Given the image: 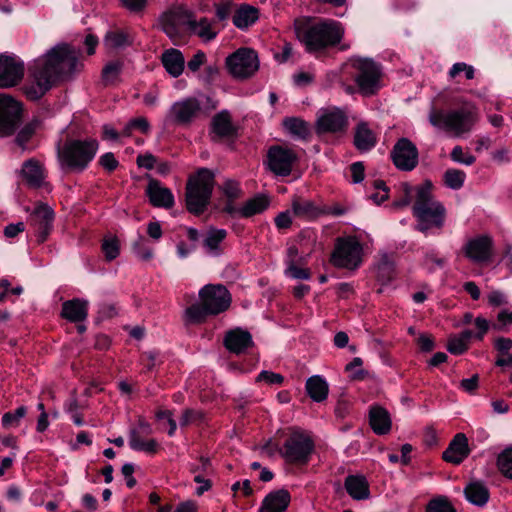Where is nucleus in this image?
I'll return each mask as SVG.
<instances>
[{
    "mask_svg": "<svg viewBox=\"0 0 512 512\" xmlns=\"http://www.w3.org/2000/svg\"><path fill=\"white\" fill-rule=\"evenodd\" d=\"M286 274L295 279H309L310 277L309 270L297 267L296 263L287 265Z\"/></svg>",
    "mask_w": 512,
    "mask_h": 512,
    "instance_id": "nucleus-63",
    "label": "nucleus"
},
{
    "mask_svg": "<svg viewBox=\"0 0 512 512\" xmlns=\"http://www.w3.org/2000/svg\"><path fill=\"white\" fill-rule=\"evenodd\" d=\"M369 420L372 430L378 435L388 434L392 421L388 411L380 406H373L369 412Z\"/></svg>",
    "mask_w": 512,
    "mask_h": 512,
    "instance_id": "nucleus-28",
    "label": "nucleus"
},
{
    "mask_svg": "<svg viewBox=\"0 0 512 512\" xmlns=\"http://www.w3.org/2000/svg\"><path fill=\"white\" fill-rule=\"evenodd\" d=\"M227 231L225 229L210 228L204 239V246L210 253L219 254V245L226 238Z\"/></svg>",
    "mask_w": 512,
    "mask_h": 512,
    "instance_id": "nucleus-41",
    "label": "nucleus"
},
{
    "mask_svg": "<svg viewBox=\"0 0 512 512\" xmlns=\"http://www.w3.org/2000/svg\"><path fill=\"white\" fill-rule=\"evenodd\" d=\"M347 117L340 109H333L321 115L316 123V131L322 133H336L347 127Z\"/></svg>",
    "mask_w": 512,
    "mask_h": 512,
    "instance_id": "nucleus-21",
    "label": "nucleus"
},
{
    "mask_svg": "<svg viewBox=\"0 0 512 512\" xmlns=\"http://www.w3.org/2000/svg\"><path fill=\"white\" fill-rule=\"evenodd\" d=\"M215 175L208 168H201L190 176L186 185V207L195 215L204 212L210 202Z\"/></svg>",
    "mask_w": 512,
    "mask_h": 512,
    "instance_id": "nucleus-6",
    "label": "nucleus"
},
{
    "mask_svg": "<svg viewBox=\"0 0 512 512\" xmlns=\"http://www.w3.org/2000/svg\"><path fill=\"white\" fill-rule=\"evenodd\" d=\"M415 191L413 214L417 218V230L424 234L434 228L440 230L445 222L446 209L433 198L431 181L426 180Z\"/></svg>",
    "mask_w": 512,
    "mask_h": 512,
    "instance_id": "nucleus-3",
    "label": "nucleus"
},
{
    "mask_svg": "<svg viewBox=\"0 0 512 512\" xmlns=\"http://www.w3.org/2000/svg\"><path fill=\"white\" fill-rule=\"evenodd\" d=\"M221 190L223 191L224 195L231 201L239 198L242 193L239 182L232 179L226 180L221 186Z\"/></svg>",
    "mask_w": 512,
    "mask_h": 512,
    "instance_id": "nucleus-53",
    "label": "nucleus"
},
{
    "mask_svg": "<svg viewBox=\"0 0 512 512\" xmlns=\"http://www.w3.org/2000/svg\"><path fill=\"white\" fill-rule=\"evenodd\" d=\"M88 316V301L74 298L62 304L61 317L65 320H85Z\"/></svg>",
    "mask_w": 512,
    "mask_h": 512,
    "instance_id": "nucleus-30",
    "label": "nucleus"
},
{
    "mask_svg": "<svg viewBox=\"0 0 512 512\" xmlns=\"http://www.w3.org/2000/svg\"><path fill=\"white\" fill-rule=\"evenodd\" d=\"M314 449L311 437L302 430L294 429L286 438L280 453L289 463L307 464Z\"/></svg>",
    "mask_w": 512,
    "mask_h": 512,
    "instance_id": "nucleus-8",
    "label": "nucleus"
},
{
    "mask_svg": "<svg viewBox=\"0 0 512 512\" xmlns=\"http://www.w3.org/2000/svg\"><path fill=\"white\" fill-rule=\"evenodd\" d=\"M206 61V54L203 51H197L188 61L187 67L192 72H197Z\"/></svg>",
    "mask_w": 512,
    "mask_h": 512,
    "instance_id": "nucleus-64",
    "label": "nucleus"
},
{
    "mask_svg": "<svg viewBox=\"0 0 512 512\" xmlns=\"http://www.w3.org/2000/svg\"><path fill=\"white\" fill-rule=\"evenodd\" d=\"M123 68L121 61L107 63L102 70V81L105 86L115 85Z\"/></svg>",
    "mask_w": 512,
    "mask_h": 512,
    "instance_id": "nucleus-43",
    "label": "nucleus"
},
{
    "mask_svg": "<svg viewBox=\"0 0 512 512\" xmlns=\"http://www.w3.org/2000/svg\"><path fill=\"white\" fill-rule=\"evenodd\" d=\"M188 28L192 33L206 42L213 40L218 34V31L214 27V22L206 17L195 20L193 19V15H191Z\"/></svg>",
    "mask_w": 512,
    "mask_h": 512,
    "instance_id": "nucleus-35",
    "label": "nucleus"
},
{
    "mask_svg": "<svg viewBox=\"0 0 512 512\" xmlns=\"http://www.w3.org/2000/svg\"><path fill=\"white\" fill-rule=\"evenodd\" d=\"M470 453L468 439L465 434L458 433L450 442L448 448L443 452V459L446 462L460 464Z\"/></svg>",
    "mask_w": 512,
    "mask_h": 512,
    "instance_id": "nucleus-25",
    "label": "nucleus"
},
{
    "mask_svg": "<svg viewBox=\"0 0 512 512\" xmlns=\"http://www.w3.org/2000/svg\"><path fill=\"white\" fill-rule=\"evenodd\" d=\"M146 434L139 430H131L129 434V446L135 451H142L147 454H155L159 449V444L155 439H144Z\"/></svg>",
    "mask_w": 512,
    "mask_h": 512,
    "instance_id": "nucleus-36",
    "label": "nucleus"
},
{
    "mask_svg": "<svg viewBox=\"0 0 512 512\" xmlns=\"http://www.w3.org/2000/svg\"><path fill=\"white\" fill-rule=\"evenodd\" d=\"M149 182L146 194L154 207L170 209L174 205V196L169 188L161 185L160 181L148 176Z\"/></svg>",
    "mask_w": 512,
    "mask_h": 512,
    "instance_id": "nucleus-22",
    "label": "nucleus"
},
{
    "mask_svg": "<svg viewBox=\"0 0 512 512\" xmlns=\"http://www.w3.org/2000/svg\"><path fill=\"white\" fill-rule=\"evenodd\" d=\"M258 19V10L252 6H242L233 16V24L240 28H247Z\"/></svg>",
    "mask_w": 512,
    "mask_h": 512,
    "instance_id": "nucleus-40",
    "label": "nucleus"
},
{
    "mask_svg": "<svg viewBox=\"0 0 512 512\" xmlns=\"http://www.w3.org/2000/svg\"><path fill=\"white\" fill-rule=\"evenodd\" d=\"M209 136L213 142L232 139L237 136V127L232 123L231 115L227 110L213 116Z\"/></svg>",
    "mask_w": 512,
    "mask_h": 512,
    "instance_id": "nucleus-19",
    "label": "nucleus"
},
{
    "mask_svg": "<svg viewBox=\"0 0 512 512\" xmlns=\"http://www.w3.org/2000/svg\"><path fill=\"white\" fill-rule=\"evenodd\" d=\"M488 330V322H477V333L474 334L470 330H465L459 335L449 338L447 349L454 355H460L468 349V343L472 337L482 339Z\"/></svg>",
    "mask_w": 512,
    "mask_h": 512,
    "instance_id": "nucleus-23",
    "label": "nucleus"
},
{
    "mask_svg": "<svg viewBox=\"0 0 512 512\" xmlns=\"http://www.w3.org/2000/svg\"><path fill=\"white\" fill-rule=\"evenodd\" d=\"M284 126L290 134L299 139H307L310 136L308 124L301 119L287 118L284 120Z\"/></svg>",
    "mask_w": 512,
    "mask_h": 512,
    "instance_id": "nucleus-42",
    "label": "nucleus"
},
{
    "mask_svg": "<svg viewBox=\"0 0 512 512\" xmlns=\"http://www.w3.org/2000/svg\"><path fill=\"white\" fill-rule=\"evenodd\" d=\"M224 345L230 352L240 354L253 345V340L248 331L235 328L226 333Z\"/></svg>",
    "mask_w": 512,
    "mask_h": 512,
    "instance_id": "nucleus-26",
    "label": "nucleus"
},
{
    "mask_svg": "<svg viewBox=\"0 0 512 512\" xmlns=\"http://www.w3.org/2000/svg\"><path fill=\"white\" fill-rule=\"evenodd\" d=\"M133 129H139L142 133L146 134L150 129V125L147 119L144 117L135 118L130 120V122L126 125L123 133L125 135H130Z\"/></svg>",
    "mask_w": 512,
    "mask_h": 512,
    "instance_id": "nucleus-55",
    "label": "nucleus"
},
{
    "mask_svg": "<svg viewBox=\"0 0 512 512\" xmlns=\"http://www.w3.org/2000/svg\"><path fill=\"white\" fill-rule=\"evenodd\" d=\"M19 174L22 180L32 188L41 187L46 177L43 164L35 158L24 161Z\"/></svg>",
    "mask_w": 512,
    "mask_h": 512,
    "instance_id": "nucleus-24",
    "label": "nucleus"
},
{
    "mask_svg": "<svg viewBox=\"0 0 512 512\" xmlns=\"http://www.w3.org/2000/svg\"><path fill=\"white\" fill-rule=\"evenodd\" d=\"M290 503V494L280 489L268 494L261 506V512H284Z\"/></svg>",
    "mask_w": 512,
    "mask_h": 512,
    "instance_id": "nucleus-29",
    "label": "nucleus"
},
{
    "mask_svg": "<svg viewBox=\"0 0 512 512\" xmlns=\"http://www.w3.org/2000/svg\"><path fill=\"white\" fill-rule=\"evenodd\" d=\"M428 119L433 127L454 137H461L473 130L478 121V113L470 106L449 111L432 109Z\"/></svg>",
    "mask_w": 512,
    "mask_h": 512,
    "instance_id": "nucleus-4",
    "label": "nucleus"
},
{
    "mask_svg": "<svg viewBox=\"0 0 512 512\" xmlns=\"http://www.w3.org/2000/svg\"><path fill=\"white\" fill-rule=\"evenodd\" d=\"M198 470L199 468H195L192 470V472L195 473L194 481L199 484L196 489V494L200 496L211 488V482L210 480L206 479L203 474L198 472Z\"/></svg>",
    "mask_w": 512,
    "mask_h": 512,
    "instance_id": "nucleus-57",
    "label": "nucleus"
},
{
    "mask_svg": "<svg viewBox=\"0 0 512 512\" xmlns=\"http://www.w3.org/2000/svg\"><path fill=\"white\" fill-rule=\"evenodd\" d=\"M295 33L309 53H316L339 44L343 38L344 29L339 22L330 19L312 24L296 21Z\"/></svg>",
    "mask_w": 512,
    "mask_h": 512,
    "instance_id": "nucleus-2",
    "label": "nucleus"
},
{
    "mask_svg": "<svg viewBox=\"0 0 512 512\" xmlns=\"http://www.w3.org/2000/svg\"><path fill=\"white\" fill-rule=\"evenodd\" d=\"M102 251L107 261H112L120 253L119 240L115 236H107L102 242Z\"/></svg>",
    "mask_w": 512,
    "mask_h": 512,
    "instance_id": "nucleus-51",
    "label": "nucleus"
},
{
    "mask_svg": "<svg viewBox=\"0 0 512 512\" xmlns=\"http://www.w3.org/2000/svg\"><path fill=\"white\" fill-rule=\"evenodd\" d=\"M226 67L234 78H249L259 68L257 54L252 49H238L226 58Z\"/></svg>",
    "mask_w": 512,
    "mask_h": 512,
    "instance_id": "nucleus-10",
    "label": "nucleus"
},
{
    "mask_svg": "<svg viewBox=\"0 0 512 512\" xmlns=\"http://www.w3.org/2000/svg\"><path fill=\"white\" fill-rule=\"evenodd\" d=\"M201 112L200 102L196 98H186L175 102L169 111L173 121L179 125L191 123Z\"/></svg>",
    "mask_w": 512,
    "mask_h": 512,
    "instance_id": "nucleus-20",
    "label": "nucleus"
},
{
    "mask_svg": "<svg viewBox=\"0 0 512 512\" xmlns=\"http://www.w3.org/2000/svg\"><path fill=\"white\" fill-rule=\"evenodd\" d=\"M156 418L159 421H166V423L169 425L168 435L173 436L177 425L175 420L172 418V412L169 410H160L156 413Z\"/></svg>",
    "mask_w": 512,
    "mask_h": 512,
    "instance_id": "nucleus-59",
    "label": "nucleus"
},
{
    "mask_svg": "<svg viewBox=\"0 0 512 512\" xmlns=\"http://www.w3.org/2000/svg\"><path fill=\"white\" fill-rule=\"evenodd\" d=\"M24 64L14 56L0 55V88H10L21 82Z\"/></svg>",
    "mask_w": 512,
    "mask_h": 512,
    "instance_id": "nucleus-17",
    "label": "nucleus"
},
{
    "mask_svg": "<svg viewBox=\"0 0 512 512\" xmlns=\"http://www.w3.org/2000/svg\"><path fill=\"white\" fill-rule=\"evenodd\" d=\"M269 206V199L264 195H257L247 200L241 208L239 215L244 218L252 217L264 212Z\"/></svg>",
    "mask_w": 512,
    "mask_h": 512,
    "instance_id": "nucleus-38",
    "label": "nucleus"
},
{
    "mask_svg": "<svg viewBox=\"0 0 512 512\" xmlns=\"http://www.w3.org/2000/svg\"><path fill=\"white\" fill-rule=\"evenodd\" d=\"M203 418V414L201 411L193 410V409H187L182 414V417L180 419V425L186 426L190 423L196 422L198 420H201Z\"/></svg>",
    "mask_w": 512,
    "mask_h": 512,
    "instance_id": "nucleus-61",
    "label": "nucleus"
},
{
    "mask_svg": "<svg viewBox=\"0 0 512 512\" xmlns=\"http://www.w3.org/2000/svg\"><path fill=\"white\" fill-rule=\"evenodd\" d=\"M450 157L454 162L462 163L467 166L472 165L476 160L473 155L465 154L461 146H455L451 151Z\"/></svg>",
    "mask_w": 512,
    "mask_h": 512,
    "instance_id": "nucleus-54",
    "label": "nucleus"
},
{
    "mask_svg": "<svg viewBox=\"0 0 512 512\" xmlns=\"http://www.w3.org/2000/svg\"><path fill=\"white\" fill-rule=\"evenodd\" d=\"M191 15L184 6H173L160 15L159 24L163 32L174 40L180 35L181 26H189Z\"/></svg>",
    "mask_w": 512,
    "mask_h": 512,
    "instance_id": "nucleus-14",
    "label": "nucleus"
},
{
    "mask_svg": "<svg viewBox=\"0 0 512 512\" xmlns=\"http://www.w3.org/2000/svg\"><path fill=\"white\" fill-rule=\"evenodd\" d=\"M394 165L402 171H411L418 164V150L407 138H401L391 152Z\"/></svg>",
    "mask_w": 512,
    "mask_h": 512,
    "instance_id": "nucleus-16",
    "label": "nucleus"
},
{
    "mask_svg": "<svg viewBox=\"0 0 512 512\" xmlns=\"http://www.w3.org/2000/svg\"><path fill=\"white\" fill-rule=\"evenodd\" d=\"M305 388L307 394L316 402H321L327 398L328 384L322 377L318 375L308 378Z\"/></svg>",
    "mask_w": 512,
    "mask_h": 512,
    "instance_id": "nucleus-37",
    "label": "nucleus"
},
{
    "mask_svg": "<svg viewBox=\"0 0 512 512\" xmlns=\"http://www.w3.org/2000/svg\"><path fill=\"white\" fill-rule=\"evenodd\" d=\"M119 316V308L115 304L109 302L99 304L98 320L112 319Z\"/></svg>",
    "mask_w": 512,
    "mask_h": 512,
    "instance_id": "nucleus-52",
    "label": "nucleus"
},
{
    "mask_svg": "<svg viewBox=\"0 0 512 512\" xmlns=\"http://www.w3.org/2000/svg\"><path fill=\"white\" fill-rule=\"evenodd\" d=\"M297 154L280 145L271 146L267 152L268 169L276 176H288L297 161Z\"/></svg>",
    "mask_w": 512,
    "mask_h": 512,
    "instance_id": "nucleus-13",
    "label": "nucleus"
},
{
    "mask_svg": "<svg viewBox=\"0 0 512 512\" xmlns=\"http://www.w3.org/2000/svg\"><path fill=\"white\" fill-rule=\"evenodd\" d=\"M466 179V174L464 171L459 169H447L443 175V180L445 185L453 190H459L463 187Z\"/></svg>",
    "mask_w": 512,
    "mask_h": 512,
    "instance_id": "nucleus-45",
    "label": "nucleus"
},
{
    "mask_svg": "<svg viewBox=\"0 0 512 512\" xmlns=\"http://www.w3.org/2000/svg\"><path fill=\"white\" fill-rule=\"evenodd\" d=\"M27 408L25 406L18 407L15 411L6 412L2 416V425L4 428L18 427L20 421L26 416Z\"/></svg>",
    "mask_w": 512,
    "mask_h": 512,
    "instance_id": "nucleus-49",
    "label": "nucleus"
},
{
    "mask_svg": "<svg viewBox=\"0 0 512 512\" xmlns=\"http://www.w3.org/2000/svg\"><path fill=\"white\" fill-rule=\"evenodd\" d=\"M347 493L355 500L367 499L370 495L367 479L362 475H349L344 483Z\"/></svg>",
    "mask_w": 512,
    "mask_h": 512,
    "instance_id": "nucleus-33",
    "label": "nucleus"
},
{
    "mask_svg": "<svg viewBox=\"0 0 512 512\" xmlns=\"http://www.w3.org/2000/svg\"><path fill=\"white\" fill-rule=\"evenodd\" d=\"M40 125L41 121L38 118H34L18 132L15 142L22 148V150L26 148V144L35 134Z\"/></svg>",
    "mask_w": 512,
    "mask_h": 512,
    "instance_id": "nucleus-44",
    "label": "nucleus"
},
{
    "mask_svg": "<svg viewBox=\"0 0 512 512\" xmlns=\"http://www.w3.org/2000/svg\"><path fill=\"white\" fill-rule=\"evenodd\" d=\"M134 254L142 261H149L153 257V249L148 245L147 239L138 235V238L132 245Z\"/></svg>",
    "mask_w": 512,
    "mask_h": 512,
    "instance_id": "nucleus-48",
    "label": "nucleus"
},
{
    "mask_svg": "<svg viewBox=\"0 0 512 512\" xmlns=\"http://www.w3.org/2000/svg\"><path fill=\"white\" fill-rule=\"evenodd\" d=\"M98 142L94 139H72L64 143L58 156L61 164L75 171H83L94 158Z\"/></svg>",
    "mask_w": 512,
    "mask_h": 512,
    "instance_id": "nucleus-7",
    "label": "nucleus"
},
{
    "mask_svg": "<svg viewBox=\"0 0 512 512\" xmlns=\"http://www.w3.org/2000/svg\"><path fill=\"white\" fill-rule=\"evenodd\" d=\"M401 188H402L403 196L400 199L395 200L393 202V206L395 208L406 207L411 202L412 187L408 183H402Z\"/></svg>",
    "mask_w": 512,
    "mask_h": 512,
    "instance_id": "nucleus-58",
    "label": "nucleus"
},
{
    "mask_svg": "<svg viewBox=\"0 0 512 512\" xmlns=\"http://www.w3.org/2000/svg\"><path fill=\"white\" fill-rule=\"evenodd\" d=\"M54 212L47 204H38L30 214V222L37 234V241L43 243L51 231Z\"/></svg>",
    "mask_w": 512,
    "mask_h": 512,
    "instance_id": "nucleus-18",
    "label": "nucleus"
},
{
    "mask_svg": "<svg viewBox=\"0 0 512 512\" xmlns=\"http://www.w3.org/2000/svg\"><path fill=\"white\" fill-rule=\"evenodd\" d=\"M487 299H488V303L491 306H495V307L504 306V305L508 304L507 296L503 292L498 291V290L491 291L488 294Z\"/></svg>",
    "mask_w": 512,
    "mask_h": 512,
    "instance_id": "nucleus-62",
    "label": "nucleus"
},
{
    "mask_svg": "<svg viewBox=\"0 0 512 512\" xmlns=\"http://www.w3.org/2000/svg\"><path fill=\"white\" fill-rule=\"evenodd\" d=\"M99 164L108 172H112L118 167L119 162L113 153L107 152L99 158Z\"/></svg>",
    "mask_w": 512,
    "mask_h": 512,
    "instance_id": "nucleus-60",
    "label": "nucleus"
},
{
    "mask_svg": "<svg viewBox=\"0 0 512 512\" xmlns=\"http://www.w3.org/2000/svg\"><path fill=\"white\" fill-rule=\"evenodd\" d=\"M292 214L295 217L312 220L317 218L322 211L320 208L311 200L304 199L299 196H295L292 199Z\"/></svg>",
    "mask_w": 512,
    "mask_h": 512,
    "instance_id": "nucleus-31",
    "label": "nucleus"
},
{
    "mask_svg": "<svg viewBox=\"0 0 512 512\" xmlns=\"http://www.w3.org/2000/svg\"><path fill=\"white\" fill-rule=\"evenodd\" d=\"M426 512H456V509L447 497L437 496L428 502Z\"/></svg>",
    "mask_w": 512,
    "mask_h": 512,
    "instance_id": "nucleus-50",
    "label": "nucleus"
},
{
    "mask_svg": "<svg viewBox=\"0 0 512 512\" xmlns=\"http://www.w3.org/2000/svg\"><path fill=\"white\" fill-rule=\"evenodd\" d=\"M352 67L357 71L354 80L361 94L370 96L379 89L381 70L377 63L369 58H354Z\"/></svg>",
    "mask_w": 512,
    "mask_h": 512,
    "instance_id": "nucleus-9",
    "label": "nucleus"
},
{
    "mask_svg": "<svg viewBox=\"0 0 512 512\" xmlns=\"http://www.w3.org/2000/svg\"><path fill=\"white\" fill-rule=\"evenodd\" d=\"M362 247L354 238H340L337 240L331 256L334 266L346 269H356L361 263Z\"/></svg>",
    "mask_w": 512,
    "mask_h": 512,
    "instance_id": "nucleus-11",
    "label": "nucleus"
},
{
    "mask_svg": "<svg viewBox=\"0 0 512 512\" xmlns=\"http://www.w3.org/2000/svg\"><path fill=\"white\" fill-rule=\"evenodd\" d=\"M377 277L382 282H389L395 277V261L393 255L383 253L376 266Z\"/></svg>",
    "mask_w": 512,
    "mask_h": 512,
    "instance_id": "nucleus-39",
    "label": "nucleus"
},
{
    "mask_svg": "<svg viewBox=\"0 0 512 512\" xmlns=\"http://www.w3.org/2000/svg\"><path fill=\"white\" fill-rule=\"evenodd\" d=\"M161 61L167 73L172 77H178L183 73L185 59L178 49L170 48L163 52Z\"/></svg>",
    "mask_w": 512,
    "mask_h": 512,
    "instance_id": "nucleus-27",
    "label": "nucleus"
},
{
    "mask_svg": "<svg viewBox=\"0 0 512 512\" xmlns=\"http://www.w3.org/2000/svg\"><path fill=\"white\" fill-rule=\"evenodd\" d=\"M107 48L117 49L131 44L128 34L123 31H109L104 38Z\"/></svg>",
    "mask_w": 512,
    "mask_h": 512,
    "instance_id": "nucleus-46",
    "label": "nucleus"
},
{
    "mask_svg": "<svg viewBox=\"0 0 512 512\" xmlns=\"http://www.w3.org/2000/svg\"><path fill=\"white\" fill-rule=\"evenodd\" d=\"M493 247L494 242L489 235H478L467 240L462 251L471 262L483 264L491 261Z\"/></svg>",
    "mask_w": 512,
    "mask_h": 512,
    "instance_id": "nucleus-15",
    "label": "nucleus"
},
{
    "mask_svg": "<svg viewBox=\"0 0 512 512\" xmlns=\"http://www.w3.org/2000/svg\"><path fill=\"white\" fill-rule=\"evenodd\" d=\"M21 104L7 94H0V137L12 135L21 120Z\"/></svg>",
    "mask_w": 512,
    "mask_h": 512,
    "instance_id": "nucleus-12",
    "label": "nucleus"
},
{
    "mask_svg": "<svg viewBox=\"0 0 512 512\" xmlns=\"http://www.w3.org/2000/svg\"><path fill=\"white\" fill-rule=\"evenodd\" d=\"M466 499L473 505L483 507L490 498L487 486L478 480L469 482L464 488Z\"/></svg>",
    "mask_w": 512,
    "mask_h": 512,
    "instance_id": "nucleus-32",
    "label": "nucleus"
},
{
    "mask_svg": "<svg viewBox=\"0 0 512 512\" xmlns=\"http://www.w3.org/2000/svg\"><path fill=\"white\" fill-rule=\"evenodd\" d=\"M232 296L222 284H207L199 291V303L186 309L190 320L207 316H217L229 309Z\"/></svg>",
    "mask_w": 512,
    "mask_h": 512,
    "instance_id": "nucleus-5",
    "label": "nucleus"
},
{
    "mask_svg": "<svg viewBox=\"0 0 512 512\" xmlns=\"http://www.w3.org/2000/svg\"><path fill=\"white\" fill-rule=\"evenodd\" d=\"M78 66V53L70 45L53 47L30 67L32 82L24 87L25 95L33 101L40 99L56 80L78 71Z\"/></svg>",
    "mask_w": 512,
    "mask_h": 512,
    "instance_id": "nucleus-1",
    "label": "nucleus"
},
{
    "mask_svg": "<svg viewBox=\"0 0 512 512\" xmlns=\"http://www.w3.org/2000/svg\"><path fill=\"white\" fill-rule=\"evenodd\" d=\"M264 381L269 385H282L284 382V377L279 373H274L271 371L263 370L261 371L257 378L256 382Z\"/></svg>",
    "mask_w": 512,
    "mask_h": 512,
    "instance_id": "nucleus-56",
    "label": "nucleus"
},
{
    "mask_svg": "<svg viewBox=\"0 0 512 512\" xmlns=\"http://www.w3.org/2000/svg\"><path fill=\"white\" fill-rule=\"evenodd\" d=\"M377 143L375 133L369 128L366 122L359 123L355 128L354 145L361 151L366 152L372 149Z\"/></svg>",
    "mask_w": 512,
    "mask_h": 512,
    "instance_id": "nucleus-34",
    "label": "nucleus"
},
{
    "mask_svg": "<svg viewBox=\"0 0 512 512\" xmlns=\"http://www.w3.org/2000/svg\"><path fill=\"white\" fill-rule=\"evenodd\" d=\"M497 468L503 476L512 480V446L498 455Z\"/></svg>",
    "mask_w": 512,
    "mask_h": 512,
    "instance_id": "nucleus-47",
    "label": "nucleus"
}]
</instances>
